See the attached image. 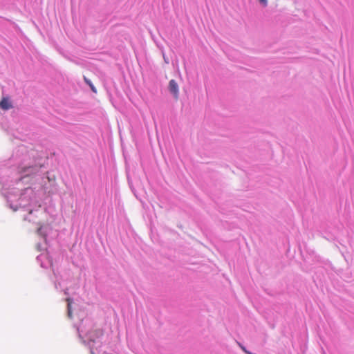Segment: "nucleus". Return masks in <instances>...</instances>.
I'll return each instance as SVG.
<instances>
[{"label":"nucleus","instance_id":"obj_1","mask_svg":"<svg viewBox=\"0 0 354 354\" xmlns=\"http://www.w3.org/2000/svg\"><path fill=\"white\" fill-rule=\"evenodd\" d=\"M169 91L174 95L176 99L178 97V86L177 82L174 80H171L169 83Z\"/></svg>","mask_w":354,"mask_h":354},{"label":"nucleus","instance_id":"obj_2","mask_svg":"<svg viewBox=\"0 0 354 354\" xmlns=\"http://www.w3.org/2000/svg\"><path fill=\"white\" fill-rule=\"evenodd\" d=\"M12 107L8 97H3L0 101V108L3 110H8Z\"/></svg>","mask_w":354,"mask_h":354},{"label":"nucleus","instance_id":"obj_3","mask_svg":"<svg viewBox=\"0 0 354 354\" xmlns=\"http://www.w3.org/2000/svg\"><path fill=\"white\" fill-rule=\"evenodd\" d=\"M84 82H86V84H88L89 86V87L91 88V91L96 93H97V89L94 86V85L92 84V82H91L90 80H88L86 77L84 76Z\"/></svg>","mask_w":354,"mask_h":354},{"label":"nucleus","instance_id":"obj_4","mask_svg":"<svg viewBox=\"0 0 354 354\" xmlns=\"http://www.w3.org/2000/svg\"><path fill=\"white\" fill-rule=\"evenodd\" d=\"M66 301L68 302V315L69 317H72V310H71V304H72V299L70 298L66 299Z\"/></svg>","mask_w":354,"mask_h":354},{"label":"nucleus","instance_id":"obj_5","mask_svg":"<svg viewBox=\"0 0 354 354\" xmlns=\"http://www.w3.org/2000/svg\"><path fill=\"white\" fill-rule=\"evenodd\" d=\"M28 169H31L34 171V173H36V172H37V171H39V169H38L37 167H28V168H26V167L23 168V169H21V173H24V172H26Z\"/></svg>","mask_w":354,"mask_h":354},{"label":"nucleus","instance_id":"obj_6","mask_svg":"<svg viewBox=\"0 0 354 354\" xmlns=\"http://www.w3.org/2000/svg\"><path fill=\"white\" fill-rule=\"evenodd\" d=\"M37 233H38V234L41 235V236H43L44 238L46 239V234L42 232V227L41 226H40L37 229Z\"/></svg>","mask_w":354,"mask_h":354},{"label":"nucleus","instance_id":"obj_7","mask_svg":"<svg viewBox=\"0 0 354 354\" xmlns=\"http://www.w3.org/2000/svg\"><path fill=\"white\" fill-rule=\"evenodd\" d=\"M259 1L264 6L267 5V0H259Z\"/></svg>","mask_w":354,"mask_h":354},{"label":"nucleus","instance_id":"obj_8","mask_svg":"<svg viewBox=\"0 0 354 354\" xmlns=\"http://www.w3.org/2000/svg\"><path fill=\"white\" fill-rule=\"evenodd\" d=\"M242 349L245 352L248 351L244 347H242Z\"/></svg>","mask_w":354,"mask_h":354}]
</instances>
